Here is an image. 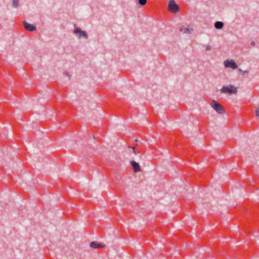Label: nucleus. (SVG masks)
<instances>
[{"mask_svg":"<svg viewBox=\"0 0 259 259\" xmlns=\"http://www.w3.org/2000/svg\"><path fill=\"white\" fill-rule=\"evenodd\" d=\"M220 91L222 93L224 94H236L237 93V89L235 88L234 85L229 84L227 85H224L220 90Z\"/></svg>","mask_w":259,"mask_h":259,"instance_id":"f257e3e1","label":"nucleus"},{"mask_svg":"<svg viewBox=\"0 0 259 259\" xmlns=\"http://www.w3.org/2000/svg\"><path fill=\"white\" fill-rule=\"evenodd\" d=\"M211 106L219 114H223L225 113V110L223 106L215 100H212Z\"/></svg>","mask_w":259,"mask_h":259,"instance_id":"f03ea898","label":"nucleus"},{"mask_svg":"<svg viewBox=\"0 0 259 259\" xmlns=\"http://www.w3.org/2000/svg\"><path fill=\"white\" fill-rule=\"evenodd\" d=\"M168 10L172 13L176 14L179 11V6L174 0H170L168 3Z\"/></svg>","mask_w":259,"mask_h":259,"instance_id":"7ed1b4c3","label":"nucleus"},{"mask_svg":"<svg viewBox=\"0 0 259 259\" xmlns=\"http://www.w3.org/2000/svg\"><path fill=\"white\" fill-rule=\"evenodd\" d=\"M73 33L77 36L78 38H80L81 37L85 39L88 38V35L86 31L82 30L80 28L75 27L73 30Z\"/></svg>","mask_w":259,"mask_h":259,"instance_id":"20e7f679","label":"nucleus"},{"mask_svg":"<svg viewBox=\"0 0 259 259\" xmlns=\"http://www.w3.org/2000/svg\"><path fill=\"white\" fill-rule=\"evenodd\" d=\"M224 66L226 68H231L236 69L238 68L237 63L233 60H227L224 61Z\"/></svg>","mask_w":259,"mask_h":259,"instance_id":"39448f33","label":"nucleus"},{"mask_svg":"<svg viewBox=\"0 0 259 259\" xmlns=\"http://www.w3.org/2000/svg\"><path fill=\"white\" fill-rule=\"evenodd\" d=\"M23 26L25 30L33 32L34 31H35L36 30V26L34 24H30L28 23L25 20L23 21Z\"/></svg>","mask_w":259,"mask_h":259,"instance_id":"423d86ee","label":"nucleus"},{"mask_svg":"<svg viewBox=\"0 0 259 259\" xmlns=\"http://www.w3.org/2000/svg\"><path fill=\"white\" fill-rule=\"evenodd\" d=\"M131 164L135 172L141 171V167L138 163L132 160L131 161Z\"/></svg>","mask_w":259,"mask_h":259,"instance_id":"0eeeda50","label":"nucleus"},{"mask_svg":"<svg viewBox=\"0 0 259 259\" xmlns=\"http://www.w3.org/2000/svg\"><path fill=\"white\" fill-rule=\"evenodd\" d=\"M105 245L103 243H98L97 242L93 241L90 243V246L94 248H98L105 247Z\"/></svg>","mask_w":259,"mask_h":259,"instance_id":"6e6552de","label":"nucleus"},{"mask_svg":"<svg viewBox=\"0 0 259 259\" xmlns=\"http://www.w3.org/2000/svg\"><path fill=\"white\" fill-rule=\"evenodd\" d=\"M180 30L181 32L184 33L191 34L193 31V28H188L186 27L183 26L181 28Z\"/></svg>","mask_w":259,"mask_h":259,"instance_id":"1a4fd4ad","label":"nucleus"},{"mask_svg":"<svg viewBox=\"0 0 259 259\" xmlns=\"http://www.w3.org/2000/svg\"><path fill=\"white\" fill-rule=\"evenodd\" d=\"M224 26V23L221 21H217L214 23V27L217 29H221Z\"/></svg>","mask_w":259,"mask_h":259,"instance_id":"9d476101","label":"nucleus"},{"mask_svg":"<svg viewBox=\"0 0 259 259\" xmlns=\"http://www.w3.org/2000/svg\"><path fill=\"white\" fill-rule=\"evenodd\" d=\"M19 5V1L18 0H13L12 2V6L15 8H18Z\"/></svg>","mask_w":259,"mask_h":259,"instance_id":"9b49d317","label":"nucleus"},{"mask_svg":"<svg viewBox=\"0 0 259 259\" xmlns=\"http://www.w3.org/2000/svg\"><path fill=\"white\" fill-rule=\"evenodd\" d=\"M138 2L140 5L144 6L147 3V0H138Z\"/></svg>","mask_w":259,"mask_h":259,"instance_id":"f8f14e48","label":"nucleus"},{"mask_svg":"<svg viewBox=\"0 0 259 259\" xmlns=\"http://www.w3.org/2000/svg\"><path fill=\"white\" fill-rule=\"evenodd\" d=\"M255 115L258 118H259V105L255 108Z\"/></svg>","mask_w":259,"mask_h":259,"instance_id":"ddd939ff","label":"nucleus"},{"mask_svg":"<svg viewBox=\"0 0 259 259\" xmlns=\"http://www.w3.org/2000/svg\"><path fill=\"white\" fill-rule=\"evenodd\" d=\"M238 71L241 73L242 74H244L245 73H249V71H243L241 69H238Z\"/></svg>","mask_w":259,"mask_h":259,"instance_id":"4468645a","label":"nucleus"},{"mask_svg":"<svg viewBox=\"0 0 259 259\" xmlns=\"http://www.w3.org/2000/svg\"><path fill=\"white\" fill-rule=\"evenodd\" d=\"M211 49V46H207L206 47V51H209Z\"/></svg>","mask_w":259,"mask_h":259,"instance_id":"2eb2a0df","label":"nucleus"},{"mask_svg":"<svg viewBox=\"0 0 259 259\" xmlns=\"http://www.w3.org/2000/svg\"><path fill=\"white\" fill-rule=\"evenodd\" d=\"M251 45L253 46H254L255 45V42L253 41H251Z\"/></svg>","mask_w":259,"mask_h":259,"instance_id":"dca6fc26","label":"nucleus"},{"mask_svg":"<svg viewBox=\"0 0 259 259\" xmlns=\"http://www.w3.org/2000/svg\"><path fill=\"white\" fill-rule=\"evenodd\" d=\"M64 74H65L66 76H69V77H70V76H69V73H68V72H66H66H65Z\"/></svg>","mask_w":259,"mask_h":259,"instance_id":"f3484780","label":"nucleus"},{"mask_svg":"<svg viewBox=\"0 0 259 259\" xmlns=\"http://www.w3.org/2000/svg\"><path fill=\"white\" fill-rule=\"evenodd\" d=\"M133 151H134V153H135V149H133Z\"/></svg>","mask_w":259,"mask_h":259,"instance_id":"a211bd4d","label":"nucleus"},{"mask_svg":"<svg viewBox=\"0 0 259 259\" xmlns=\"http://www.w3.org/2000/svg\"><path fill=\"white\" fill-rule=\"evenodd\" d=\"M136 141L137 142H139V141H138L137 140H136Z\"/></svg>","mask_w":259,"mask_h":259,"instance_id":"6ab92c4d","label":"nucleus"}]
</instances>
